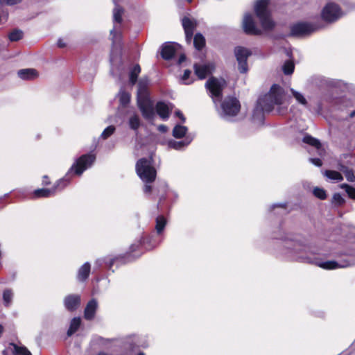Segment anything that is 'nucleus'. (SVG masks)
I'll use <instances>...</instances> for the list:
<instances>
[{"mask_svg":"<svg viewBox=\"0 0 355 355\" xmlns=\"http://www.w3.org/2000/svg\"><path fill=\"white\" fill-rule=\"evenodd\" d=\"M303 141L307 144H309L316 148L320 155H322L323 150L320 141L310 135H305L303 138Z\"/></svg>","mask_w":355,"mask_h":355,"instance_id":"bb28decb","label":"nucleus"},{"mask_svg":"<svg viewBox=\"0 0 355 355\" xmlns=\"http://www.w3.org/2000/svg\"><path fill=\"white\" fill-rule=\"evenodd\" d=\"M95 160L96 156L94 154L89 153L83 155L75 161L65 176L58 180L52 188L36 189L33 193L34 196L35 198H47L53 196L57 191L62 190L69 184L71 179L70 175L71 173L78 176L81 175L85 171L93 165Z\"/></svg>","mask_w":355,"mask_h":355,"instance_id":"f03ea898","label":"nucleus"},{"mask_svg":"<svg viewBox=\"0 0 355 355\" xmlns=\"http://www.w3.org/2000/svg\"><path fill=\"white\" fill-rule=\"evenodd\" d=\"M98 355H112V354L106 353V352H101L98 353Z\"/></svg>","mask_w":355,"mask_h":355,"instance_id":"bf43d9fd","label":"nucleus"},{"mask_svg":"<svg viewBox=\"0 0 355 355\" xmlns=\"http://www.w3.org/2000/svg\"><path fill=\"white\" fill-rule=\"evenodd\" d=\"M91 266L89 262H85L78 270L77 279L79 282L85 281L89 275Z\"/></svg>","mask_w":355,"mask_h":355,"instance_id":"b1692460","label":"nucleus"},{"mask_svg":"<svg viewBox=\"0 0 355 355\" xmlns=\"http://www.w3.org/2000/svg\"><path fill=\"white\" fill-rule=\"evenodd\" d=\"M285 96L284 89L277 85H273L266 95L259 98L254 114L259 109L263 112L272 111L275 105L278 106L284 103Z\"/></svg>","mask_w":355,"mask_h":355,"instance_id":"7ed1b4c3","label":"nucleus"},{"mask_svg":"<svg viewBox=\"0 0 355 355\" xmlns=\"http://www.w3.org/2000/svg\"><path fill=\"white\" fill-rule=\"evenodd\" d=\"M158 130L162 132H166L168 130V128L165 125H159L158 126Z\"/></svg>","mask_w":355,"mask_h":355,"instance_id":"5fc2aeb1","label":"nucleus"},{"mask_svg":"<svg viewBox=\"0 0 355 355\" xmlns=\"http://www.w3.org/2000/svg\"><path fill=\"white\" fill-rule=\"evenodd\" d=\"M235 56L239 64V70L241 73H246L248 70L247 60L251 52L245 48L237 46L234 49Z\"/></svg>","mask_w":355,"mask_h":355,"instance_id":"9d476101","label":"nucleus"},{"mask_svg":"<svg viewBox=\"0 0 355 355\" xmlns=\"http://www.w3.org/2000/svg\"><path fill=\"white\" fill-rule=\"evenodd\" d=\"M345 199L340 193H335L332 198V202L336 205H341L345 203Z\"/></svg>","mask_w":355,"mask_h":355,"instance_id":"a18cd8bd","label":"nucleus"},{"mask_svg":"<svg viewBox=\"0 0 355 355\" xmlns=\"http://www.w3.org/2000/svg\"><path fill=\"white\" fill-rule=\"evenodd\" d=\"M187 132L188 128L186 126L178 124L173 128L172 135L177 139L183 137L184 139L187 135H191V133H187Z\"/></svg>","mask_w":355,"mask_h":355,"instance_id":"a878e982","label":"nucleus"},{"mask_svg":"<svg viewBox=\"0 0 355 355\" xmlns=\"http://www.w3.org/2000/svg\"><path fill=\"white\" fill-rule=\"evenodd\" d=\"M191 73V71L189 69H186L184 71V73L181 78V80L182 83L185 85H189L192 83V80H189L190 75Z\"/></svg>","mask_w":355,"mask_h":355,"instance_id":"c03bdc74","label":"nucleus"},{"mask_svg":"<svg viewBox=\"0 0 355 355\" xmlns=\"http://www.w3.org/2000/svg\"><path fill=\"white\" fill-rule=\"evenodd\" d=\"M149 82L150 80L147 77H143L139 80L137 99L149 98L148 92Z\"/></svg>","mask_w":355,"mask_h":355,"instance_id":"6ab92c4d","label":"nucleus"},{"mask_svg":"<svg viewBox=\"0 0 355 355\" xmlns=\"http://www.w3.org/2000/svg\"><path fill=\"white\" fill-rule=\"evenodd\" d=\"M315 82L321 87H326L327 88L336 87L340 85V82L336 80L326 78L324 77H315Z\"/></svg>","mask_w":355,"mask_h":355,"instance_id":"4be33fe9","label":"nucleus"},{"mask_svg":"<svg viewBox=\"0 0 355 355\" xmlns=\"http://www.w3.org/2000/svg\"><path fill=\"white\" fill-rule=\"evenodd\" d=\"M342 15L340 8L334 3H327L322 11V17L327 22H334L338 20Z\"/></svg>","mask_w":355,"mask_h":355,"instance_id":"1a4fd4ad","label":"nucleus"},{"mask_svg":"<svg viewBox=\"0 0 355 355\" xmlns=\"http://www.w3.org/2000/svg\"><path fill=\"white\" fill-rule=\"evenodd\" d=\"M180 46L177 43L166 42L162 46L161 55L164 60L171 59Z\"/></svg>","mask_w":355,"mask_h":355,"instance_id":"dca6fc26","label":"nucleus"},{"mask_svg":"<svg viewBox=\"0 0 355 355\" xmlns=\"http://www.w3.org/2000/svg\"><path fill=\"white\" fill-rule=\"evenodd\" d=\"M118 96L122 106L125 107L129 103L130 100V95L129 93L121 89L119 92Z\"/></svg>","mask_w":355,"mask_h":355,"instance_id":"f704fd0d","label":"nucleus"},{"mask_svg":"<svg viewBox=\"0 0 355 355\" xmlns=\"http://www.w3.org/2000/svg\"><path fill=\"white\" fill-rule=\"evenodd\" d=\"M349 116L351 118H353L354 116H355V110L352 111L350 114H349Z\"/></svg>","mask_w":355,"mask_h":355,"instance_id":"052dcab7","label":"nucleus"},{"mask_svg":"<svg viewBox=\"0 0 355 355\" xmlns=\"http://www.w3.org/2000/svg\"><path fill=\"white\" fill-rule=\"evenodd\" d=\"M275 208H278L281 210V212H280L281 214H284L286 212L285 203H277V204H274L271 206L272 209H275Z\"/></svg>","mask_w":355,"mask_h":355,"instance_id":"49530a36","label":"nucleus"},{"mask_svg":"<svg viewBox=\"0 0 355 355\" xmlns=\"http://www.w3.org/2000/svg\"><path fill=\"white\" fill-rule=\"evenodd\" d=\"M115 7L113 10V20L114 27L110 31V35L112 36L113 49L121 48V33L120 31V24L122 22V15L123 14V9L119 5V0H113Z\"/></svg>","mask_w":355,"mask_h":355,"instance_id":"20e7f679","label":"nucleus"},{"mask_svg":"<svg viewBox=\"0 0 355 355\" xmlns=\"http://www.w3.org/2000/svg\"><path fill=\"white\" fill-rule=\"evenodd\" d=\"M116 130V128L114 125H109L101 133L100 137L102 139H107L108 137H110L112 135L114 134V132Z\"/></svg>","mask_w":355,"mask_h":355,"instance_id":"58836bf2","label":"nucleus"},{"mask_svg":"<svg viewBox=\"0 0 355 355\" xmlns=\"http://www.w3.org/2000/svg\"><path fill=\"white\" fill-rule=\"evenodd\" d=\"M18 76L23 80H32L37 76L36 70L33 69H20L17 72Z\"/></svg>","mask_w":355,"mask_h":355,"instance_id":"393cba45","label":"nucleus"},{"mask_svg":"<svg viewBox=\"0 0 355 355\" xmlns=\"http://www.w3.org/2000/svg\"><path fill=\"white\" fill-rule=\"evenodd\" d=\"M193 135H189L186 136L183 141H178L171 139L168 141V146L171 148L181 150L184 149L193 141Z\"/></svg>","mask_w":355,"mask_h":355,"instance_id":"f3484780","label":"nucleus"},{"mask_svg":"<svg viewBox=\"0 0 355 355\" xmlns=\"http://www.w3.org/2000/svg\"><path fill=\"white\" fill-rule=\"evenodd\" d=\"M42 184L44 185H48L50 184V182L49 180V178L46 175H44L43 177Z\"/></svg>","mask_w":355,"mask_h":355,"instance_id":"4d7b16f0","label":"nucleus"},{"mask_svg":"<svg viewBox=\"0 0 355 355\" xmlns=\"http://www.w3.org/2000/svg\"><path fill=\"white\" fill-rule=\"evenodd\" d=\"M15 355H32L31 353L24 347L14 345Z\"/></svg>","mask_w":355,"mask_h":355,"instance_id":"37998d69","label":"nucleus"},{"mask_svg":"<svg viewBox=\"0 0 355 355\" xmlns=\"http://www.w3.org/2000/svg\"><path fill=\"white\" fill-rule=\"evenodd\" d=\"M171 109L169 105L162 101L156 104L157 113L163 120H166L169 117Z\"/></svg>","mask_w":355,"mask_h":355,"instance_id":"aec40b11","label":"nucleus"},{"mask_svg":"<svg viewBox=\"0 0 355 355\" xmlns=\"http://www.w3.org/2000/svg\"><path fill=\"white\" fill-rule=\"evenodd\" d=\"M280 239L282 241L283 245L281 254L288 260L313 263L327 270L355 265V239H352L351 237L338 243V248L331 252L332 254L338 257V260L327 261H321L314 257L316 254L327 255V253L325 251L306 243L301 238L286 236Z\"/></svg>","mask_w":355,"mask_h":355,"instance_id":"f257e3e1","label":"nucleus"},{"mask_svg":"<svg viewBox=\"0 0 355 355\" xmlns=\"http://www.w3.org/2000/svg\"><path fill=\"white\" fill-rule=\"evenodd\" d=\"M287 53V55H288V56H289V57H291V52L287 51V53Z\"/></svg>","mask_w":355,"mask_h":355,"instance_id":"e2e57ef3","label":"nucleus"},{"mask_svg":"<svg viewBox=\"0 0 355 355\" xmlns=\"http://www.w3.org/2000/svg\"><path fill=\"white\" fill-rule=\"evenodd\" d=\"M13 298V293L11 289H6L3 293V301L5 306H9L11 304Z\"/></svg>","mask_w":355,"mask_h":355,"instance_id":"c9c22d12","label":"nucleus"},{"mask_svg":"<svg viewBox=\"0 0 355 355\" xmlns=\"http://www.w3.org/2000/svg\"><path fill=\"white\" fill-rule=\"evenodd\" d=\"M141 245V241H138L137 243H134L130 246V251L131 252H136L137 249Z\"/></svg>","mask_w":355,"mask_h":355,"instance_id":"3c124183","label":"nucleus"},{"mask_svg":"<svg viewBox=\"0 0 355 355\" xmlns=\"http://www.w3.org/2000/svg\"><path fill=\"white\" fill-rule=\"evenodd\" d=\"M269 0H257L254 4V11L259 19L262 28L266 31L272 30L275 22L271 19L268 9Z\"/></svg>","mask_w":355,"mask_h":355,"instance_id":"423d86ee","label":"nucleus"},{"mask_svg":"<svg viewBox=\"0 0 355 355\" xmlns=\"http://www.w3.org/2000/svg\"><path fill=\"white\" fill-rule=\"evenodd\" d=\"M137 103L143 116L146 119L151 120L154 118V105L150 98H138Z\"/></svg>","mask_w":355,"mask_h":355,"instance_id":"9b49d317","label":"nucleus"},{"mask_svg":"<svg viewBox=\"0 0 355 355\" xmlns=\"http://www.w3.org/2000/svg\"><path fill=\"white\" fill-rule=\"evenodd\" d=\"M340 187L346 191L350 198L355 200V188L345 183L341 184Z\"/></svg>","mask_w":355,"mask_h":355,"instance_id":"ea45409f","label":"nucleus"},{"mask_svg":"<svg viewBox=\"0 0 355 355\" xmlns=\"http://www.w3.org/2000/svg\"><path fill=\"white\" fill-rule=\"evenodd\" d=\"M175 115L180 119L182 123L185 122L186 119L180 110L175 111Z\"/></svg>","mask_w":355,"mask_h":355,"instance_id":"864d4df0","label":"nucleus"},{"mask_svg":"<svg viewBox=\"0 0 355 355\" xmlns=\"http://www.w3.org/2000/svg\"><path fill=\"white\" fill-rule=\"evenodd\" d=\"M225 81L223 79H217L210 78L206 83L205 86L210 93V96L215 104L220 102L222 97V91L225 85Z\"/></svg>","mask_w":355,"mask_h":355,"instance_id":"6e6552de","label":"nucleus"},{"mask_svg":"<svg viewBox=\"0 0 355 355\" xmlns=\"http://www.w3.org/2000/svg\"><path fill=\"white\" fill-rule=\"evenodd\" d=\"M313 193L316 198L320 200H324L327 198L325 190L320 187H315L313 190Z\"/></svg>","mask_w":355,"mask_h":355,"instance_id":"79ce46f5","label":"nucleus"},{"mask_svg":"<svg viewBox=\"0 0 355 355\" xmlns=\"http://www.w3.org/2000/svg\"><path fill=\"white\" fill-rule=\"evenodd\" d=\"M166 225V220L163 216H159L156 218L155 230L157 234H161Z\"/></svg>","mask_w":355,"mask_h":355,"instance_id":"c756f323","label":"nucleus"},{"mask_svg":"<svg viewBox=\"0 0 355 355\" xmlns=\"http://www.w3.org/2000/svg\"><path fill=\"white\" fill-rule=\"evenodd\" d=\"M136 172L145 183L153 182L156 178V170L152 165V158L139 159L136 164Z\"/></svg>","mask_w":355,"mask_h":355,"instance_id":"39448f33","label":"nucleus"},{"mask_svg":"<svg viewBox=\"0 0 355 355\" xmlns=\"http://www.w3.org/2000/svg\"><path fill=\"white\" fill-rule=\"evenodd\" d=\"M182 23L185 32L186 40L188 43H190L197 23L195 19H191L187 17L182 19Z\"/></svg>","mask_w":355,"mask_h":355,"instance_id":"2eb2a0df","label":"nucleus"},{"mask_svg":"<svg viewBox=\"0 0 355 355\" xmlns=\"http://www.w3.org/2000/svg\"><path fill=\"white\" fill-rule=\"evenodd\" d=\"M326 101L327 103H330L331 101V97L330 96H326V95H323L320 101L318 102V105H317V107H315V112L318 114H320L322 109H323V105H324V102Z\"/></svg>","mask_w":355,"mask_h":355,"instance_id":"4c0bfd02","label":"nucleus"},{"mask_svg":"<svg viewBox=\"0 0 355 355\" xmlns=\"http://www.w3.org/2000/svg\"><path fill=\"white\" fill-rule=\"evenodd\" d=\"M137 355H146L144 352H139Z\"/></svg>","mask_w":355,"mask_h":355,"instance_id":"680f3d73","label":"nucleus"},{"mask_svg":"<svg viewBox=\"0 0 355 355\" xmlns=\"http://www.w3.org/2000/svg\"><path fill=\"white\" fill-rule=\"evenodd\" d=\"M186 60V56L184 55V54H182L179 59H178V64H180L181 63H182L183 62H184Z\"/></svg>","mask_w":355,"mask_h":355,"instance_id":"13d9d810","label":"nucleus"},{"mask_svg":"<svg viewBox=\"0 0 355 355\" xmlns=\"http://www.w3.org/2000/svg\"><path fill=\"white\" fill-rule=\"evenodd\" d=\"M205 44V39L200 33H197L193 38V45L198 50L202 49Z\"/></svg>","mask_w":355,"mask_h":355,"instance_id":"7c9ffc66","label":"nucleus"},{"mask_svg":"<svg viewBox=\"0 0 355 355\" xmlns=\"http://www.w3.org/2000/svg\"><path fill=\"white\" fill-rule=\"evenodd\" d=\"M57 45L60 48H63V47H65L67 46V43L65 42L64 39L60 38L58 40Z\"/></svg>","mask_w":355,"mask_h":355,"instance_id":"603ef678","label":"nucleus"},{"mask_svg":"<svg viewBox=\"0 0 355 355\" xmlns=\"http://www.w3.org/2000/svg\"><path fill=\"white\" fill-rule=\"evenodd\" d=\"M144 191L146 193H149L151 191V187L150 185H148L147 184L145 185L144 188Z\"/></svg>","mask_w":355,"mask_h":355,"instance_id":"6e6d98bb","label":"nucleus"},{"mask_svg":"<svg viewBox=\"0 0 355 355\" xmlns=\"http://www.w3.org/2000/svg\"><path fill=\"white\" fill-rule=\"evenodd\" d=\"M22 1V0H0V3L1 5H8V6H14L15 4L19 3Z\"/></svg>","mask_w":355,"mask_h":355,"instance_id":"09e8293b","label":"nucleus"},{"mask_svg":"<svg viewBox=\"0 0 355 355\" xmlns=\"http://www.w3.org/2000/svg\"><path fill=\"white\" fill-rule=\"evenodd\" d=\"M324 175L329 179L337 182H340L343 180L341 173L336 171L327 170L324 173Z\"/></svg>","mask_w":355,"mask_h":355,"instance_id":"72a5a7b5","label":"nucleus"},{"mask_svg":"<svg viewBox=\"0 0 355 355\" xmlns=\"http://www.w3.org/2000/svg\"><path fill=\"white\" fill-rule=\"evenodd\" d=\"M129 340H131V341H128L129 345L132 348H133L135 346H138V341H139V336L136 335H132L130 336Z\"/></svg>","mask_w":355,"mask_h":355,"instance_id":"de8ad7c7","label":"nucleus"},{"mask_svg":"<svg viewBox=\"0 0 355 355\" xmlns=\"http://www.w3.org/2000/svg\"><path fill=\"white\" fill-rule=\"evenodd\" d=\"M193 68L196 75L200 79H204L211 73V65L195 64Z\"/></svg>","mask_w":355,"mask_h":355,"instance_id":"412c9836","label":"nucleus"},{"mask_svg":"<svg viewBox=\"0 0 355 355\" xmlns=\"http://www.w3.org/2000/svg\"><path fill=\"white\" fill-rule=\"evenodd\" d=\"M241 105L236 98L229 96L221 103L220 115L225 120H230L231 117L236 116L240 110Z\"/></svg>","mask_w":355,"mask_h":355,"instance_id":"0eeeda50","label":"nucleus"},{"mask_svg":"<svg viewBox=\"0 0 355 355\" xmlns=\"http://www.w3.org/2000/svg\"><path fill=\"white\" fill-rule=\"evenodd\" d=\"M23 37V32L20 30L16 29L12 31L8 35L9 40L11 42H17L21 40Z\"/></svg>","mask_w":355,"mask_h":355,"instance_id":"a19ab883","label":"nucleus"},{"mask_svg":"<svg viewBox=\"0 0 355 355\" xmlns=\"http://www.w3.org/2000/svg\"><path fill=\"white\" fill-rule=\"evenodd\" d=\"M290 91L295 101L297 102V103L302 105L309 110H311L312 108L311 105L308 103L306 98H305L304 95L302 93L296 91L293 88H291Z\"/></svg>","mask_w":355,"mask_h":355,"instance_id":"5701e85b","label":"nucleus"},{"mask_svg":"<svg viewBox=\"0 0 355 355\" xmlns=\"http://www.w3.org/2000/svg\"><path fill=\"white\" fill-rule=\"evenodd\" d=\"M242 26L244 32L248 35H259L261 33V31L256 26L252 15L250 13L244 15Z\"/></svg>","mask_w":355,"mask_h":355,"instance_id":"f8f14e48","label":"nucleus"},{"mask_svg":"<svg viewBox=\"0 0 355 355\" xmlns=\"http://www.w3.org/2000/svg\"><path fill=\"white\" fill-rule=\"evenodd\" d=\"M340 171L345 174V178L350 182H355V172L348 167L343 166Z\"/></svg>","mask_w":355,"mask_h":355,"instance_id":"473e14b6","label":"nucleus"},{"mask_svg":"<svg viewBox=\"0 0 355 355\" xmlns=\"http://www.w3.org/2000/svg\"><path fill=\"white\" fill-rule=\"evenodd\" d=\"M98 309V302L95 299H92L86 305L84 311V318L87 320H92L94 318L96 311Z\"/></svg>","mask_w":355,"mask_h":355,"instance_id":"a211bd4d","label":"nucleus"},{"mask_svg":"<svg viewBox=\"0 0 355 355\" xmlns=\"http://www.w3.org/2000/svg\"><path fill=\"white\" fill-rule=\"evenodd\" d=\"M112 263H113V260H111L110 263V266H111L112 265Z\"/></svg>","mask_w":355,"mask_h":355,"instance_id":"0e129e2a","label":"nucleus"},{"mask_svg":"<svg viewBox=\"0 0 355 355\" xmlns=\"http://www.w3.org/2000/svg\"><path fill=\"white\" fill-rule=\"evenodd\" d=\"M80 324V318H73L71 321L69 328L67 331L68 336H71L72 334H73L78 329Z\"/></svg>","mask_w":355,"mask_h":355,"instance_id":"cd10ccee","label":"nucleus"},{"mask_svg":"<svg viewBox=\"0 0 355 355\" xmlns=\"http://www.w3.org/2000/svg\"><path fill=\"white\" fill-rule=\"evenodd\" d=\"M309 161L316 166H320L322 164L321 159L319 158H310Z\"/></svg>","mask_w":355,"mask_h":355,"instance_id":"8fccbe9b","label":"nucleus"},{"mask_svg":"<svg viewBox=\"0 0 355 355\" xmlns=\"http://www.w3.org/2000/svg\"><path fill=\"white\" fill-rule=\"evenodd\" d=\"M295 68V64L293 61L287 60L284 62L282 69L286 75H291L293 73Z\"/></svg>","mask_w":355,"mask_h":355,"instance_id":"e433bc0d","label":"nucleus"},{"mask_svg":"<svg viewBox=\"0 0 355 355\" xmlns=\"http://www.w3.org/2000/svg\"><path fill=\"white\" fill-rule=\"evenodd\" d=\"M128 124L132 130L137 131L141 125L139 116L137 114L131 116L128 120Z\"/></svg>","mask_w":355,"mask_h":355,"instance_id":"2f4dec72","label":"nucleus"},{"mask_svg":"<svg viewBox=\"0 0 355 355\" xmlns=\"http://www.w3.org/2000/svg\"><path fill=\"white\" fill-rule=\"evenodd\" d=\"M314 27L309 23H297L291 27V35L293 36H304L313 32Z\"/></svg>","mask_w":355,"mask_h":355,"instance_id":"ddd939ff","label":"nucleus"},{"mask_svg":"<svg viewBox=\"0 0 355 355\" xmlns=\"http://www.w3.org/2000/svg\"><path fill=\"white\" fill-rule=\"evenodd\" d=\"M141 72L140 66L137 64H135L130 71V82L132 85H135L137 81V78Z\"/></svg>","mask_w":355,"mask_h":355,"instance_id":"c85d7f7f","label":"nucleus"},{"mask_svg":"<svg viewBox=\"0 0 355 355\" xmlns=\"http://www.w3.org/2000/svg\"><path fill=\"white\" fill-rule=\"evenodd\" d=\"M80 296L78 294H70L67 295L63 300L65 309L69 311H74L80 305Z\"/></svg>","mask_w":355,"mask_h":355,"instance_id":"4468645a","label":"nucleus"}]
</instances>
